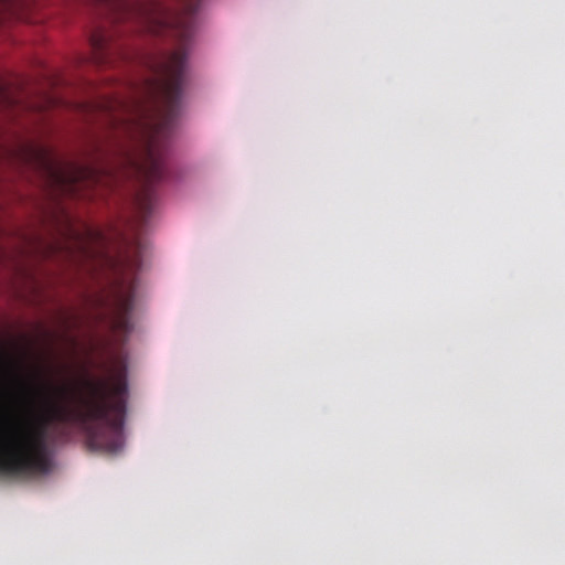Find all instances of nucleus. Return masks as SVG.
<instances>
[{"label": "nucleus", "mask_w": 565, "mask_h": 565, "mask_svg": "<svg viewBox=\"0 0 565 565\" xmlns=\"http://www.w3.org/2000/svg\"><path fill=\"white\" fill-rule=\"evenodd\" d=\"M83 388L73 403L65 386L57 388L60 401L45 397L41 405L28 401L26 417L10 434L0 429V472L25 478L49 473L47 428L54 422L77 424L92 449L107 454L121 450L128 395L125 359H115L109 380L86 379Z\"/></svg>", "instance_id": "1"}, {"label": "nucleus", "mask_w": 565, "mask_h": 565, "mask_svg": "<svg viewBox=\"0 0 565 565\" xmlns=\"http://www.w3.org/2000/svg\"><path fill=\"white\" fill-rule=\"evenodd\" d=\"M116 21H135L142 30L156 35H170L178 47L164 54L153 67L149 92L157 99L154 118L140 115L136 128L145 136V158L132 161L142 181V190L136 198L140 217L150 215L156 195L152 185L166 178L164 142L170 136L179 114L182 86L188 65V50L195 30V13L202 0H182L179 10L167 8L158 0H106ZM145 113V110H140Z\"/></svg>", "instance_id": "2"}, {"label": "nucleus", "mask_w": 565, "mask_h": 565, "mask_svg": "<svg viewBox=\"0 0 565 565\" xmlns=\"http://www.w3.org/2000/svg\"><path fill=\"white\" fill-rule=\"evenodd\" d=\"M39 160L50 181L62 189L75 186L81 179L86 178L92 173V171L83 168L61 167L45 154H39Z\"/></svg>", "instance_id": "3"}, {"label": "nucleus", "mask_w": 565, "mask_h": 565, "mask_svg": "<svg viewBox=\"0 0 565 565\" xmlns=\"http://www.w3.org/2000/svg\"><path fill=\"white\" fill-rule=\"evenodd\" d=\"M135 282L127 288L119 287L115 299V328L121 332L131 330L130 315L135 306Z\"/></svg>", "instance_id": "4"}, {"label": "nucleus", "mask_w": 565, "mask_h": 565, "mask_svg": "<svg viewBox=\"0 0 565 565\" xmlns=\"http://www.w3.org/2000/svg\"><path fill=\"white\" fill-rule=\"evenodd\" d=\"M110 35L104 30L95 31L89 39L94 58L98 63H104L108 57Z\"/></svg>", "instance_id": "5"}, {"label": "nucleus", "mask_w": 565, "mask_h": 565, "mask_svg": "<svg viewBox=\"0 0 565 565\" xmlns=\"http://www.w3.org/2000/svg\"><path fill=\"white\" fill-rule=\"evenodd\" d=\"M18 362L0 347V375L2 379L15 380L18 375Z\"/></svg>", "instance_id": "6"}, {"label": "nucleus", "mask_w": 565, "mask_h": 565, "mask_svg": "<svg viewBox=\"0 0 565 565\" xmlns=\"http://www.w3.org/2000/svg\"><path fill=\"white\" fill-rule=\"evenodd\" d=\"M139 253L140 250L138 249V255L124 260L126 263L125 267H127L128 270L135 271L141 267V259Z\"/></svg>", "instance_id": "7"}]
</instances>
